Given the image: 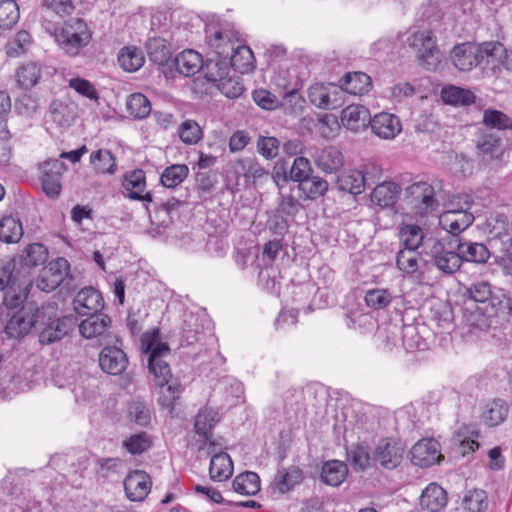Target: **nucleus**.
Instances as JSON below:
<instances>
[{
    "mask_svg": "<svg viewBox=\"0 0 512 512\" xmlns=\"http://www.w3.org/2000/svg\"><path fill=\"white\" fill-rule=\"evenodd\" d=\"M144 353L149 354L148 367L154 376L155 384L162 388L158 399L160 405L172 413L175 402L180 398L181 387L177 383H169L172 373L166 357L169 355L167 344L158 340L156 334H144L141 338Z\"/></svg>",
    "mask_w": 512,
    "mask_h": 512,
    "instance_id": "1",
    "label": "nucleus"
},
{
    "mask_svg": "<svg viewBox=\"0 0 512 512\" xmlns=\"http://www.w3.org/2000/svg\"><path fill=\"white\" fill-rule=\"evenodd\" d=\"M408 46L416 53L419 65L427 71H436L441 64V52L434 32L428 26L411 30L407 38Z\"/></svg>",
    "mask_w": 512,
    "mask_h": 512,
    "instance_id": "2",
    "label": "nucleus"
},
{
    "mask_svg": "<svg viewBox=\"0 0 512 512\" xmlns=\"http://www.w3.org/2000/svg\"><path fill=\"white\" fill-rule=\"evenodd\" d=\"M55 40L66 54L76 56L90 42L91 32L84 20L71 19L55 30Z\"/></svg>",
    "mask_w": 512,
    "mask_h": 512,
    "instance_id": "3",
    "label": "nucleus"
},
{
    "mask_svg": "<svg viewBox=\"0 0 512 512\" xmlns=\"http://www.w3.org/2000/svg\"><path fill=\"white\" fill-rule=\"evenodd\" d=\"M455 249L456 243L452 245L444 240H433L426 254L429 255L434 265L443 273L452 274L461 266V259Z\"/></svg>",
    "mask_w": 512,
    "mask_h": 512,
    "instance_id": "4",
    "label": "nucleus"
},
{
    "mask_svg": "<svg viewBox=\"0 0 512 512\" xmlns=\"http://www.w3.org/2000/svg\"><path fill=\"white\" fill-rule=\"evenodd\" d=\"M464 206L462 210H445L439 215L440 227L452 235H458L467 229L474 221L470 212L473 205L472 196H463Z\"/></svg>",
    "mask_w": 512,
    "mask_h": 512,
    "instance_id": "5",
    "label": "nucleus"
},
{
    "mask_svg": "<svg viewBox=\"0 0 512 512\" xmlns=\"http://www.w3.org/2000/svg\"><path fill=\"white\" fill-rule=\"evenodd\" d=\"M480 65L484 73H495L501 67L512 70L511 53L508 54L499 42H484L480 44Z\"/></svg>",
    "mask_w": 512,
    "mask_h": 512,
    "instance_id": "6",
    "label": "nucleus"
},
{
    "mask_svg": "<svg viewBox=\"0 0 512 512\" xmlns=\"http://www.w3.org/2000/svg\"><path fill=\"white\" fill-rule=\"evenodd\" d=\"M308 98L317 108L336 109L343 102V89L330 83H314L309 87Z\"/></svg>",
    "mask_w": 512,
    "mask_h": 512,
    "instance_id": "7",
    "label": "nucleus"
},
{
    "mask_svg": "<svg viewBox=\"0 0 512 512\" xmlns=\"http://www.w3.org/2000/svg\"><path fill=\"white\" fill-rule=\"evenodd\" d=\"M204 448L212 455L209 466V476L213 481H225L233 474V462L230 456L223 452V445L208 441Z\"/></svg>",
    "mask_w": 512,
    "mask_h": 512,
    "instance_id": "8",
    "label": "nucleus"
},
{
    "mask_svg": "<svg viewBox=\"0 0 512 512\" xmlns=\"http://www.w3.org/2000/svg\"><path fill=\"white\" fill-rule=\"evenodd\" d=\"M69 263L65 258H57L44 266L36 280L37 287L44 292L55 290L67 276Z\"/></svg>",
    "mask_w": 512,
    "mask_h": 512,
    "instance_id": "9",
    "label": "nucleus"
},
{
    "mask_svg": "<svg viewBox=\"0 0 512 512\" xmlns=\"http://www.w3.org/2000/svg\"><path fill=\"white\" fill-rule=\"evenodd\" d=\"M450 59L456 69L469 72L480 65V44L472 42L457 44L450 52Z\"/></svg>",
    "mask_w": 512,
    "mask_h": 512,
    "instance_id": "10",
    "label": "nucleus"
},
{
    "mask_svg": "<svg viewBox=\"0 0 512 512\" xmlns=\"http://www.w3.org/2000/svg\"><path fill=\"white\" fill-rule=\"evenodd\" d=\"M404 455V447L401 442L386 438L378 442L373 460L385 469H393L400 465Z\"/></svg>",
    "mask_w": 512,
    "mask_h": 512,
    "instance_id": "11",
    "label": "nucleus"
},
{
    "mask_svg": "<svg viewBox=\"0 0 512 512\" xmlns=\"http://www.w3.org/2000/svg\"><path fill=\"white\" fill-rule=\"evenodd\" d=\"M65 169V164L58 159L47 160L39 165L42 188L47 196L56 197L60 194V178Z\"/></svg>",
    "mask_w": 512,
    "mask_h": 512,
    "instance_id": "12",
    "label": "nucleus"
},
{
    "mask_svg": "<svg viewBox=\"0 0 512 512\" xmlns=\"http://www.w3.org/2000/svg\"><path fill=\"white\" fill-rule=\"evenodd\" d=\"M412 462L420 467H429L437 463L442 457L440 444L433 438L419 440L411 448Z\"/></svg>",
    "mask_w": 512,
    "mask_h": 512,
    "instance_id": "13",
    "label": "nucleus"
},
{
    "mask_svg": "<svg viewBox=\"0 0 512 512\" xmlns=\"http://www.w3.org/2000/svg\"><path fill=\"white\" fill-rule=\"evenodd\" d=\"M372 132L379 138L391 140L402 131L398 116L388 112H380L370 119Z\"/></svg>",
    "mask_w": 512,
    "mask_h": 512,
    "instance_id": "14",
    "label": "nucleus"
},
{
    "mask_svg": "<svg viewBox=\"0 0 512 512\" xmlns=\"http://www.w3.org/2000/svg\"><path fill=\"white\" fill-rule=\"evenodd\" d=\"M73 304L78 315L87 316L88 314L101 312L104 307V300L98 290L86 287L76 294Z\"/></svg>",
    "mask_w": 512,
    "mask_h": 512,
    "instance_id": "15",
    "label": "nucleus"
},
{
    "mask_svg": "<svg viewBox=\"0 0 512 512\" xmlns=\"http://www.w3.org/2000/svg\"><path fill=\"white\" fill-rule=\"evenodd\" d=\"M98 360L102 371L110 375H120L128 366V358L125 352L114 346L103 348Z\"/></svg>",
    "mask_w": 512,
    "mask_h": 512,
    "instance_id": "16",
    "label": "nucleus"
},
{
    "mask_svg": "<svg viewBox=\"0 0 512 512\" xmlns=\"http://www.w3.org/2000/svg\"><path fill=\"white\" fill-rule=\"evenodd\" d=\"M124 488L131 501H142L151 490L150 477L144 471H133L126 476Z\"/></svg>",
    "mask_w": 512,
    "mask_h": 512,
    "instance_id": "17",
    "label": "nucleus"
},
{
    "mask_svg": "<svg viewBox=\"0 0 512 512\" xmlns=\"http://www.w3.org/2000/svg\"><path fill=\"white\" fill-rule=\"evenodd\" d=\"M209 46L219 58H229L235 49V34L228 28L213 30L209 28L207 31Z\"/></svg>",
    "mask_w": 512,
    "mask_h": 512,
    "instance_id": "18",
    "label": "nucleus"
},
{
    "mask_svg": "<svg viewBox=\"0 0 512 512\" xmlns=\"http://www.w3.org/2000/svg\"><path fill=\"white\" fill-rule=\"evenodd\" d=\"M40 318H43V310H36L32 315L15 314L8 321L5 331L9 337L20 338L28 334L32 329L38 328Z\"/></svg>",
    "mask_w": 512,
    "mask_h": 512,
    "instance_id": "19",
    "label": "nucleus"
},
{
    "mask_svg": "<svg viewBox=\"0 0 512 512\" xmlns=\"http://www.w3.org/2000/svg\"><path fill=\"white\" fill-rule=\"evenodd\" d=\"M370 119L369 110L360 104L349 105L341 112L342 125L353 132H359L367 128Z\"/></svg>",
    "mask_w": 512,
    "mask_h": 512,
    "instance_id": "20",
    "label": "nucleus"
},
{
    "mask_svg": "<svg viewBox=\"0 0 512 512\" xmlns=\"http://www.w3.org/2000/svg\"><path fill=\"white\" fill-rule=\"evenodd\" d=\"M123 187L128 193V197L133 200L151 202L152 195L146 192V177L141 169L133 170L127 173L123 180Z\"/></svg>",
    "mask_w": 512,
    "mask_h": 512,
    "instance_id": "21",
    "label": "nucleus"
},
{
    "mask_svg": "<svg viewBox=\"0 0 512 512\" xmlns=\"http://www.w3.org/2000/svg\"><path fill=\"white\" fill-rule=\"evenodd\" d=\"M46 315L43 311V318H40L38 328L36 332L39 333V341L41 344H50L57 340H60L63 336L68 333V329L64 320L48 318V322L45 321Z\"/></svg>",
    "mask_w": 512,
    "mask_h": 512,
    "instance_id": "22",
    "label": "nucleus"
},
{
    "mask_svg": "<svg viewBox=\"0 0 512 512\" xmlns=\"http://www.w3.org/2000/svg\"><path fill=\"white\" fill-rule=\"evenodd\" d=\"M77 115L76 106L55 100L50 104L48 121H51L59 129L69 127Z\"/></svg>",
    "mask_w": 512,
    "mask_h": 512,
    "instance_id": "23",
    "label": "nucleus"
},
{
    "mask_svg": "<svg viewBox=\"0 0 512 512\" xmlns=\"http://www.w3.org/2000/svg\"><path fill=\"white\" fill-rule=\"evenodd\" d=\"M483 306L491 315L494 323L507 321L512 313L511 299L502 291L494 293Z\"/></svg>",
    "mask_w": 512,
    "mask_h": 512,
    "instance_id": "24",
    "label": "nucleus"
},
{
    "mask_svg": "<svg viewBox=\"0 0 512 512\" xmlns=\"http://www.w3.org/2000/svg\"><path fill=\"white\" fill-rule=\"evenodd\" d=\"M313 158L316 166L324 173H334L344 164L342 153L334 146H327L318 150Z\"/></svg>",
    "mask_w": 512,
    "mask_h": 512,
    "instance_id": "25",
    "label": "nucleus"
},
{
    "mask_svg": "<svg viewBox=\"0 0 512 512\" xmlns=\"http://www.w3.org/2000/svg\"><path fill=\"white\" fill-rule=\"evenodd\" d=\"M447 504L446 491L436 483H430L420 496V506L428 512H439Z\"/></svg>",
    "mask_w": 512,
    "mask_h": 512,
    "instance_id": "26",
    "label": "nucleus"
},
{
    "mask_svg": "<svg viewBox=\"0 0 512 512\" xmlns=\"http://www.w3.org/2000/svg\"><path fill=\"white\" fill-rule=\"evenodd\" d=\"M87 316L79 325V332L86 339L103 335L110 326V318L101 312Z\"/></svg>",
    "mask_w": 512,
    "mask_h": 512,
    "instance_id": "27",
    "label": "nucleus"
},
{
    "mask_svg": "<svg viewBox=\"0 0 512 512\" xmlns=\"http://www.w3.org/2000/svg\"><path fill=\"white\" fill-rule=\"evenodd\" d=\"M178 72L186 77L193 76L204 68L201 54L192 49L182 51L175 58Z\"/></svg>",
    "mask_w": 512,
    "mask_h": 512,
    "instance_id": "28",
    "label": "nucleus"
},
{
    "mask_svg": "<svg viewBox=\"0 0 512 512\" xmlns=\"http://www.w3.org/2000/svg\"><path fill=\"white\" fill-rule=\"evenodd\" d=\"M401 188L393 181H384L378 184L371 193V201L385 208L393 206L400 194Z\"/></svg>",
    "mask_w": 512,
    "mask_h": 512,
    "instance_id": "29",
    "label": "nucleus"
},
{
    "mask_svg": "<svg viewBox=\"0 0 512 512\" xmlns=\"http://www.w3.org/2000/svg\"><path fill=\"white\" fill-rule=\"evenodd\" d=\"M302 478L303 476L300 468L296 466L283 468L278 470L273 480L272 486L275 491L284 494L298 485L302 481Z\"/></svg>",
    "mask_w": 512,
    "mask_h": 512,
    "instance_id": "30",
    "label": "nucleus"
},
{
    "mask_svg": "<svg viewBox=\"0 0 512 512\" xmlns=\"http://www.w3.org/2000/svg\"><path fill=\"white\" fill-rule=\"evenodd\" d=\"M456 247L462 261L485 263L489 257L490 252L487 247L482 243L477 242H458Z\"/></svg>",
    "mask_w": 512,
    "mask_h": 512,
    "instance_id": "31",
    "label": "nucleus"
},
{
    "mask_svg": "<svg viewBox=\"0 0 512 512\" xmlns=\"http://www.w3.org/2000/svg\"><path fill=\"white\" fill-rule=\"evenodd\" d=\"M428 319L440 332L452 327L453 313L451 307L442 301L433 302L429 308Z\"/></svg>",
    "mask_w": 512,
    "mask_h": 512,
    "instance_id": "32",
    "label": "nucleus"
},
{
    "mask_svg": "<svg viewBox=\"0 0 512 512\" xmlns=\"http://www.w3.org/2000/svg\"><path fill=\"white\" fill-rule=\"evenodd\" d=\"M508 415L507 404L500 399H495L487 403L481 413L482 422L489 426H498L505 421Z\"/></svg>",
    "mask_w": 512,
    "mask_h": 512,
    "instance_id": "33",
    "label": "nucleus"
},
{
    "mask_svg": "<svg viewBox=\"0 0 512 512\" xmlns=\"http://www.w3.org/2000/svg\"><path fill=\"white\" fill-rule=\"evenodd\" d=\"M343 92L352 95H363L369 92L372 81L369 75L363 72L347 73L341 80Z\"/></svg>",
    "mask_w": 512,
    "mask_h": 512,
    "instance_id": "34",
    "label": "nucleus"
},
{
    "mask_svg": "<svg viewBox=\"0 0 512 512\" xmlns=\"http://www.w3.org/2000/svg\"><path fill=\"white\" fill-rule=\"evenodd\" d=\"M348 475L346 463L339 460H330L323 464L321 478L324 483L330 486H339Z\"/></svg>",
    "mask_w": 512,
    "mask_h": 512,
    "instance_id": "35",
    "label": "nucleus"
},
{
    "mask_svg": "<svg viewBox=\"0 0 512 512\" xmlns=\"http://www.w3.org/2000/svg\"><path fill=\"white\" fill-rule=\"evenodd\" d=\"M220 418L221 415L219 411L211 407H204L198 412L194 427L197 434L205 437V443L211 441L208 435L220 421Z\"/></svg>",
    "mask_w": 512,
    "mask_h": 512,
    "instance_id": "36",
    "label": "nucleus"
},
{
    "mask_svg": "<svg viewBox=\"0 0 512 512\" xmlns=\"http://www.w3.org/2000/svg\"><path fill=\"white\" fill-rule=\"evenodd\" d=\"M228 60L229 66H232L242 74L252 71L255 66L253 52L245 45L235 46V49L230 54Z\"/></svg>",
    "mask_w": 512,
    "mask_h": 512,
    "instance_id": "37",
    "label": "nucleus"
},
{
    "mask_svg": "<svg viewBox=\"0 0 512 512\" xmlns=\"http://www.w3.org/2000/svg\"><path fill=\"white\" fill-rule=\"evenodd\" d=\"M145 62L143 52L134 46H127L120 49L118 53V63L126 72H135L139 70Z\"/></svg>",
    "mask_w": 512,
    "mask_h": 512,
    "instance_id": "38",
    "label": "nucleus"
},
{
    "mask_svg": "<svg viewBox=\"0 0 512 512\" xmlns=\"http://www.w3.org/2000/svg\"><path fill=\"white\" fill-rule=\"evenodd\" d=\"M477 149L489 159L497 158L501 153V139L496 132L484 130L477 140Z\"/></svg>",
    "mask_w": 512,
    "mask_h": 512,
    "instance_id": "39",
    "label": "nucleus"
},
{
    "mask_svg": "<svg viewBox=\"0 0 512 512\" xmlns=\"http://www.w3.org/2000/svg\"><path fill=\"white\" fill-rule=\"evenodd\" d=\"M337 185L340 190L354 195L361 194L366 188L363 175L360 173L359 169L344 171L338 176Z\"/></svg>",
    "mask_w": 512,
    "mask_h": 512,
    "instance_id": "40",
    "label": "nucleus"
},
{
    "mask_svg": "<svg viewBox=\"0 0 512 512\" xmlns=\"http://www.w3.org/2000/svg\"><path fill=\"white\" fill-rule=\"evenodd\" d=\"M441 98L445 103L455 106H467L475 100L471 90L454 85L443 87Z\"/></svg>",
    "mask_w": 512,
    "mask_h": 512,
    "instance_id": "41",
    "label": "nucleus"
},
{
    "mask_svg": "<svg viewBox=\"0 0 512 512\" xmlns=\"http://www.w3.org/2000/svg\"><path fill=\"white\" fill-rule=\"evenodd\" d=\"M260 486L259 476L250 471L237 475L232 482L236 493L247 496L256 495L260 491Z\"/></svg>",
    "mask_w": 512,
    "mask_h": 512,
    "instance_id": "42",
    "label": "nucleus"
},
{
    "mask_svg": "<svg viewBox=\"0 0 512 512\" xmlns=\"http://www.w3.org/2000/svg\"><path fill=\"white\" fill-rule=\"evenodd\" d=\"M146 49L149 59L157 65H165L172 55L169 44L160 37L150 38Z\"/></svg>",
    "mask_w": 512,
    "mask_h": 512,
    "instance_id": "43",
    "label": "nucleus"
},
{
    "mask_svg": "<svg viewBox=\"0 0 512 512\" xmlns=\"http://www.w3.org/2000/svg\"><path fill=\"white\" fill-rule=\"evenodd\" d=\"M204 73L205 78L209 82L217 85L231 73L228 58L216 57L215 59H210L204 65Z\"/></svg>",
    "mask_w": 512,
    "mask_h": 512,
    "instance_id": "44",
    "label": "nucleus"
},
{
    "mask_svg": "<svg viewBox=\"0 0 512 512\" xmlns=\"http://www.w3.org/2000/svg\"><path fill=\"white\" fill-rule=\"evenodd\" d=\"M41 9L44 17L62 19L70 16L75 6L72 0H42Z\"/></svg>",
    "mask_w": 512,
    "mask_h": 512,
    "instance_id": "45",
    "label": "nucleus"
},
{
    "mask_svg": "<svg viewBox=\"0 0 512 512\" xmlns=\"http://www.w3.org/2000/svg\"><path fill=\"white\" fill-rule=\"evenodd\" d=\"M461 506L465 512H485L488 508L487 494L482 489H470L466 491Z\"/></svg>",
    "mask_w": 512,
    "mask_h": 512,
    "instance_id": "46",
    "label": "nucleus"
},
{
    "mask_svg": "<svg viewBox=\"0 0 512 512\" xmlns=\"http://www.w3.org/2000/svg\"><path fill=\"white\" fill-rule=\"evenodd\" d=\"M465 322L471 330L479 331H486L494 324L491 315L483 305L476 306L473 310L468 311L465 315Z\"/></svg>",
    "mask_w": 512,
    "mask_h": 512,
    "instance_id": "47",
    "label": "nucleus"
},
{
    "mask_svg": "<svg viewBox=\"0 0 512 512\" xmlns=\"http://www.w3.org/2000/svg\"><path fill=\"white\" fill-rule=\"evenodd\" d=\"M222 386H225V394L221 409L227 410L242 402L244 389L240 382L230 379L221 383L219 389H222Z\"/></svg>",
    "mask_w": 512,
    "mask_h": 512,
    "instance_id": "48",
    "label": "nucleus"
},
{
    "mask_svg": "<svg viewBox=\"0 0 512 512\" xmlns=\"http://www.w3.org/2000/svg\"><path fill=\"white\" fill-rule=\"evenodd\" d=\"M23 236L22 224L19 220L7 216L0 221V240L5 243H16Z\"/></svg>",
    "mask_w": 512,
    "mask_h": 512,
    "instance_id": "49",
    "label": "nucleus"
},
{
    "mask_svg": "<svg viewBox=\"0 0 512 512\" xmlns=\"http://www.w3.org/2000/svg\"><path fill=\"white\" fill-rule=\"evenodd\" d=\"M411 193L420 198L425 213L433 212L438 208V201L434 197V188L426 183L419 182L411 186Z\"/></svg>",
    "mask_w": 512,
    "mask_h": 512,
    "instance_id": "50",
    "label": "nucleus"
},
{
    "mask_svg": "<svg viewBox=\"0 0 512 512\" xmlns=\"http://www.w3.org/2000/svg\"><path fill=\"white\" fill-rule=\"evenodd\" d=\"M189 168L185 164H173L164 169L160 181L167 188L180 185L188 176Z\"/></svg>",
    "mask_w": 512,
    "mask_h": 512,
    "instance_id": "51",
    "label": "nucleus"
},
{
    "mask_svg": "<svg viewBox=\"0 0 512 512\" xmlns=\"http://www.w3.org/2000/svg\"><path fill=\"white\" fill-rule=\"evenodd\" d=\"M90 162L96 173L112 174L116 169V161L108 150H97L90 155Z\"/></svg>",
    "mask_w": 512,
    "mask_h": 512,
    "instance_id": "52",
    "label": "nucleus"
},
{
    "mask_svg": "<svg viewBox=\"0 0 512 512\" xmlns=\"http://www.w3.org/2000/svg\"><path fill=\"white\" fill-rule=\"evenodd\" d=\"M399 239L403 249L417 250L424 240V232L417 225H405L399 231Z\"/></svg>",
    "mask_w": 512,
    "mask_h": 512,
    "instance_id": "53",
    "label": "nucleus"
},
{
    "mask_svg": "<svg viewBox=\"0 0 512 512\" xmlns=\"http://www.w3.org/2000/svg\"><path fill=\"white\" fill-rule=\"evenodd\" d=\"M40 76L41 68L34 62L23 64L16 71L17 82L23 88H31L36 85Z\"/></svg>",
    "mask_w": 512,
    "mask_h": 512,
    "instance_id": "54",
    "label": "nucleus"
},
{
    "mask_svg": "<svg viewBox=\"0 0 512 512\" xmlns=\"http://www.w3.org/2000/svg\"><path fill=\"white\" fill-rule=\"evenodd\" d=\"M48 257V251L43 244L33 243L25 248L20 256V262L27 267L43 264Z\"/></svg>",
    "mask_w": 512,
    "mask_h": 512,
    "instance_id": "55",
    "label": "nucleus"
},
{
    "mask_svg": "<svg viewBox=\"0 0 512 512\" xmlns=\"http://www.w3.org/2000/svg\"><path fill=\"white\" fill-rule=\"evenodd\" d=\"M236 171L248 179L259 180L268 175V172L261 166V164L251 157L242 158L236 163Z\"/></svg>",
    "mask_w": 512,
    "mask_h": 512,
    "instance_id": "56",
    "label": "nucleus"
},
{
    "mask_svg": "<svg viewBox=\"0 0 512 512\" xmlns=\"http://www.w3.org/2000/svg\"><path fill=\"white\" fill-rule=\"evenodd\" d=\"M30 287V282L25 283L22 287L16 286L15 282H12L4 293V305L10 309L19 307L26 300Z\"/></svg>",
    "mask_w": 512,
    "mask_h": 512,
    "instance_id": "57",
    "label": "nucleus"
},
{
    "mask_svg": "<svg viewBox=\"0 0 512 512\" xmlns=\"http://www.w3.org/2000/svg\"><path fill=\"white\" fill-rule=\"evenodd\" d=\"M127 111L135 118L143 119L151 112V104L147 97L141 93L132 94L126 103Z\"/></svg>",
    "mask_w": 512,
    "mask_h": 512,
    "instance_id": "58",
    "label": "nucleus"
},
{
    "mask_svg": "<svg viewBox=\"0 0 512 512\" xmlns=\"http://www.w3.org/2000/svg\"><path fill=\"white\" fill-rule=\"evenodd\" d=\"M397 267L406 274H413L419 269V255L416 250L401 249L397 254Z\"/></svg>",
    "mask_w": 512,
    "mask_h": 512,
    "instance_id": "59",
    "label": "nucleus"
},
{
    "mask_svg": "<svg viewBox=\"0 0 512 512\" xmlns=\"http://www.w3.org/2000/svg\"><path fill=\"white\" fill-rule=\"evenodd\" d=\"M19 15V7L15 0H3L0 2V28H11L17 23Z\"/></svg>",
    "mask_w": 512,
    "mask_h": 512,
    "instance_id": "60",
    "label": "nucleus"
},
{
    "mask_svg": "<svg viewBox=\"0 0 512 512\" xmlns=\"http://www.w3.org/2000/svg\"><path fill=\"white\" fill-rule=\"evenodd\" d=\"M178 135L183 143L194 145L202 139V130L197 122L186 120L179 125Z\"/></svg>",
    "mask_w": 512,
    "mask_h": 512,
    "instance_id": "61",
    "label": "nucleus"
},
{
    "mask_svg": "<svg viewBox=\"0 0 512 512\" xmlns=\"http://www.w3.org/2000/svg\"><path fill=\"white\" fill-rule=\"evenodd\" d=\"M299 188L303 191L306 198L316 199L327 192L328 183L318 176L308 177L307 180L299 184Z\"/></svg>",
    "mask_w": 512,
    "mask_h": 512,
    "instance_id": "62",
    "label": "nucleus"
},
{
    "mask_svg": "<svg viewBox=\"0 0 512 512\" xmlns=\"http://www.w3.org/2000/svg\"><path fill=\"white\" fill-rule=\"evenodd\" d=\"M39 100L31 94H23L15 102V111L25 118H33L39 111Z\"/></svg>",
    "mask_w": 512,
    "mask_h": 512,
    "instance_id": "63",
    "label": "nucleus"
},
{
    "mask_svg": "<svg viewBox=\"0 0 512 512\" xmlns=\"http://www.w3.org/2000/svg\"><path fill=\"white\" fill-rule=\"evenodd\" d=\"M500 254L496 257L497 264L506 275H512V238L501 240Z\"/></svg>",
    "mask_w": 512,
    "mask_h": 512,
    "instance_id": "64",
    "label": "nucleus"
}]
</instances>
